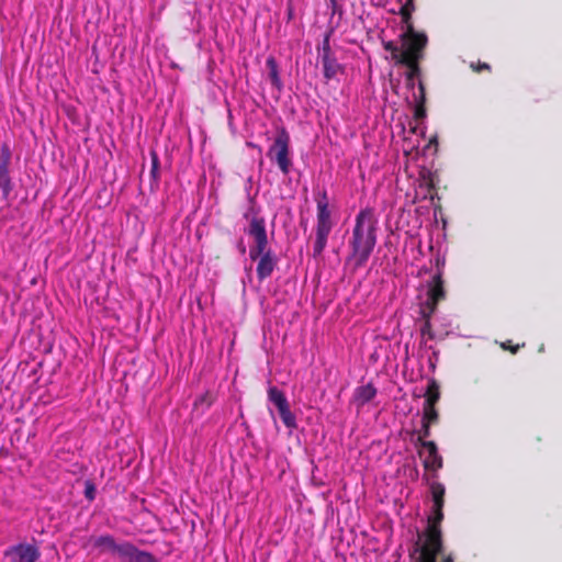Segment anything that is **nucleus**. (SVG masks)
<instances>
[{"label":"nucleus","instance_id":"nucleus-1","mask_svg":"<svg viewBox=\"0 0 562 562\" xmlns=\"http://www.w3.org/2000/svg\"><path fill=\"white\" fill-rule=\"evenodd\" d=\"M430 492L434 502L432 515L428 518V525L424 532V542H420L422 537L419 536L414 544V550L409 553V558H414L416 553H419L418 562H434L435 558L441 553L443 547L440 525L443 519L446 488L443 484L432 482L430 484Z\"/></svg>","mask_w":562,"mask_h":562},{"label":"nucleus","instance_id":"nucleus-2","mask_svg":"<svg viewBox=\"0 0 562 562\" xmlns=\"http://www.w3.org/2000/svg\"><path fill=\"white\" fill-rule=\"evenodd\" d=\"M378 221L371 209L361 210L355 218L351 237L348 240L350 252L347 261L355 269L362 268L372 255L378 241Z\"/></svg>","mask_w":562,"mask_h":562},{"label":"nucleus","instance_id":"nucleus-3","mask_svg":"<svg viewBox=\"0 0 562 562\" xmlns=\"http://www.w3.org/2000/svg\"><path fill=\"white\" fill-rule=\"evenodd\" d=\"M246 220L250 218L249 227L246 233L254 238L255 244L249 248V258L258 260L256 273L259 281L269 278L277 267L278 259L269 248L266 221L259 216V211L255 207L254 200H250V207L244 214Z\"/></svg>","mask_w":562,"mask_h":562},{"label":"nucleus","instance_id":"nucleus-4","mask_svg":"<svg viewBox=\"0 0 562 562\" xmlns=\"http://www.w3.org/2000/svg\"><path fill=\"white\" fill-rule=\"evenodd\" d=\"M316 201V226L313 241V257H321L326 248L328 236L334 227L329 201L326 190L318 191L315 195Z\"/></svg>","mask_w":562,"mask_h":562},{"label":"nucleus","instance_id":"nucleus-5","mask_svg":"<svg viewBox=\"0 0 562 562\" xmlns=\"http://www.w3.org/2000/svg\"><path fill=\"white\" fill-rule=\"evenodd\" d=\"M291 138L288 131L282 127L278 131L273 143L267 151V157L277 164L280 171L286 176L292 168V159L290 157Z\"/></svg>","mask_w":562,"mask_h":562},{"label":"nucleus","instance_id":"nucleus-6","mask_svg":"<svg viewBox=\"0 0 562 562\" xmlns=\"http://www.w3.org/2000/svg\"><path fill=\"white\" fill-rule=\"evenodd\" d=\"M402 42L403 49L402 55H398V61L406 59L422 60L424 58V50L428 43L426 34L418 33L413 25H408V30L402 35Z\"/></svg>","mask_w":562,"mask_h":562},{"label":"nucleus","instance_id":"nucleus-7","mask_svg":"<svg viewBox=\"0 0 562 562\" xmlns=\"http://www.w3.org/2000/svg\"><path fill=\"white\" fill-rule=\"evenodd\" d=\"M93 548L99 550L100 554H111L113 558L122 561L124 552L130 541L116 540L112 535L105 533L91 538Z\"/></svg>","mask_w":562,"mask_h":562},{"label":"nucleus","instance_id":"nucleus-8","mask_svg":"<svg viewBox=\"0 0 562 562\" xmlns=\"http://www.w3.org/2000/svg\"><path fill=\"white\" fill-rule=\"evenodd\" d=\"M4 557L11 562H36L41 558V551L35 544L19 543L9 547L4 551Z\"/></svg>","mask_w":562,"mask_h":562},{"label":"nucleus","instance_id":"nucleus-9","mask_svg":"<svg viewBox=\"0 0 562 562\" xmlns=\"http://www.w3.org/2000/svg\"><path fill=\"white\" fill-rule=\"evenodd\" d=\"M418 454L423 458L425 470L437 472L443 465L442 457L438 452L435 441L423 442V447L418 450Z\"/></svg>","mask_w":562,"mask_h":562},{"label":"nucleus","instance_id":"nucleus-10","mask_svg":"<svg viewBox=\"0 0 562 562\" xmlns=\"http://www.w3.org/2000/svg\"><path fill=\"white\" fill-rule=\"evenodd\" d=\"M427 299L441 302L446 299V290L443 284L442 271L438 269L437 273L427 283Z\"/></svg>","mask_w":562,"mask_h":562},{"label":"nucleus","instance_id":"nucleus-11","mask_svg":"<svg viewBox=\"0 0 562 562\" xmlns=\"http://www.w3.org/2000/svg\"><path fill=\"white\" fill-rule=\"evenodd\" d=\"M376 393L378 391L372 383L357 386L353 391L351 403L355 404L358 409H361L375 397Z\"/></svg>","mask_w":562,"mask_h":562},{"label":"nucleus","instance_id":"nucleus-12","mask_svg":"<svg viewBox=\"0 0 562 562\" xmlns=\"http://www.w3.org/2000/svg\"><path fill=\"white\" fill-rule=\"evenodd\" d=\"M122 561L125 562H159L150 552L139 550L134 543L128 542Z\"/></svg>","mask_w":562,"mask_h":562},{"label":"nucleus","instance_id":"nucleus-13","mask_svg":"<svg viewBox=\"0 0 562 562\" xmlns=\"http://www.w3.org/2000/svg\"><path fill=\"white\" fill-rule=\"evenodd\" d=\"M321 61L323 65L324 77L327 80L335 78L339 72H342V66L337 61L333 55H321Z\"/></svg>","mask_w":562,"mask_h":562},{"label":"nucleus","instance_id":"nucleus-14","mask_svg":"<svg viewBox=\"0 0 562 562\" xmlns=\"http://www.w3.org/2000/svg\"><path fill=\"white\" fill-rule=\"evenodd\" d=\"M425 402L423 406H437L440 400V385L435 379H430L424 394Z\"/></svg>","mask_w":562,"mask_h":562},{"label":"nucleus","instance_id":"nucleus-15","mask_svg":"<svg viewBox=\"0 0 562 562\" xmlns=\"http://www.w3.org/2000/svg\"><path fill=\"white\" fill-rule=\"evenodd\" d=\"M419 63H420V60H409V59L398 61V65H403V66L407 67L406 80H407V85L411 87L414 86V79L418 78L422 74Z\"/></svg>","mask_w":562,"mask_h":562},{"label":"nucleus","instance_id":"nucleus-16","mask_svg":"<svg viewBox=\"0 0 562 562\" xmlns=\"http://www.w3.org/2000/svg\"><path fill=\"white\" fill-rule=\"evenodd\" d=\"M268 400L273 403L277 409H281L284 406L289 405L288 398L283 391L279 390L277 386H270L268 389Z\"/></svg>","mask_w":562,"mask_h":562},{"label":"nucleus","instance_id":"nucleus-17","mask_svg":"<svg viewBox=\"0 0 562 562\" xmlns=\"http://www.w3.org/2000/svg\"><path fill=\"white\" fill-rule=\"evenodd\" d=\"M266 66L269 70L268 76H269V79H270L272 86L276 87L278 90H281L282 81L279 76V68H278V64H277V60L274 59V57L270 56L266 61Z\"/></svg>","mask_w":562,"mask_h":562},{"label":"nucleus","instance_id":"nucleus-18","mask_svg":"<svg viewBox=\"0 0 562 562\" xmlns=\"http://www.w3.org/2000/svg\"><path fill=\"white\" fill-rule=\"evenodd\" d=\"M279 415L284 424V426L289 429H295L297 428V422L295 415L290 409V404L284 406L283 408L279 409Z\"/></svg>","mask_w":562,"mask_h":562},{"label":"nucleus","instance_id":"nucleus-19","mask_svg":"<svg viewBox=\"0 0 562 562\" xmlns=\"http://www.w3.org/2000/svg\"><path fill=\"white\" fill-rule=\"evenodd\" d=\"M11 150L8 145H2L0 150V176L10 175L9 166L11 162Z\"/></svg>","mask_w":562,"mask_h":562},{"label":"nucleus","instance_id":"nucleus-20","mask_svg":"<svg viewBox=\"0 0 562 562\" xmlns=\"http://www.w3.org/2000/svg\"><path fill=\"white\" fill-rule=\"evenodd\" d=\"M423 422L436 425L439 422V413L436 406H423Z\"/></svg>","mask_w":562,"mask_h":562},{"label":"nucleus","instance_id":"nucleus-21","mask_svg":"<svg viewBox=\"0 0 562 562\" xmlns=\"http://www.w3.org/2000/svg\"><path fill=\"white\" fill-rule=\"evenodd\" d=\"M214 401H215L214 394L207 391V392L203 393L202 395H200L199 397H196V400L194 401V407L195 408L201 407L202 411H205L211 407V405L214 403Z\"/></svg>","mask_w":562,"mask_h":562},{"label":"nucleus","instance_id":"nucleus-22","mask_svg":"<svg viewBox=\"0 0 562 562\" xmlns=\"http://www.w3.org/2000/svg\"><path fill=\"white\" fill-rule=\"evenodd\" d=\"M439 302L432 301L429 299H426V301L420 305V315L422 318H428L431 319L432 315L437 311Z\"/></svg>","mask_w":562,"mask_h":562},{"label":"nucleus","instance_id":"nucleus-23","mask_svg":"<svg viewBox=\"0 0 562 562\" xmlns=\"http://www.w3.org/2000/svg\"><path fill=\"white\" fill-rule=\"evenodd\" d=\"M12 189H13V186L11 182L10 175L0 176V192H1L2 200H4V201L9 200Z\"/></svg>","mask_w":562,"mask_h":562},{"label":"nucleus","instance_id":"nucleus-24","mask_svg":"<svg viewBox=\"0 0 562 562\" xmlns=\"http://www.w3.org/2000/svg\"><path fill=\"white\" fill-rule=\"evenodd\" d=\"M413 11H414L413 0H406L405 4L400 10L402 20L406 24V30H408V25H413L411 22Z\"/></svg>","mask_w":562,"mask_h":562},{"label":"nucleus","instance_id":"nucleus-25","mask_svg":"<svg viewBox=\"0 0 562 562\" xmlns=\"http://www.w3.org/2000/svg\"><path fill=\"white\" fill-rule=\"evenodd\" d=\"M432 425L422 420V428L418 430L417 445L423 447V442H429L426 440L430 436V427Z\"/></svg>","mask_w":562,"mask_h":562},{"label":"nucleus","instance_id":"nucleus-26","mask_svg":"<svg viewBox=\"0 0 562 562\" xmlns=\"http://www.w3.org/2000/svg\"><path fill=\"white\" fill-rule=\"evenodd\" d=\"M422 182H420V187H425L427 189V192L430 194L432 191H435V183H434V179L430 175V172H422Z\"/></svg>","mask_w":562,"mask_h":562},{"label":"nucleus","instance_id":"nucleus-27","mask_svg":"<svg viewBox=\"0 0 562 562\" xmlns=\"http://www.w3.org/2000/svg\"><path fill=\"white\" fill-rule=\"evenodd\" d=\"M383 47L385 50L390 52L392 55V59L398 64V55H402V50L391 41L384 42Z\"/></svg>","mask_w":562,"mask_h":562},{"label":"nucleus","instance_id":"nucleus-28","mask_svg":"<svg viewBox=\"0 0 562 562\" xmlns=\"http://www.w3.org/2000/svg\"><path fill=\"white\" fill-rule=\"evenodd\" d=\"M521 347H525V344H524V342H522L521 345H519V344L514 345L512 340H506V341L501 342V348H502L503 350H508V351H510L513 355L517 353V351H518Z\"/></svg>","mask_w":562,"mask_h":562},{"label":"nucleus","instance_id":"nucleus-29","mask_svg":"<svg viewBox=\"0 0 562 562\" xmlns=\"http://www.w3.org/2000/svg\"><path fill=\"white\" fill-rule=\"evenodd\" d=\"M150 157H151V169H150V173L154 178H158V172H159V158H158V155L156 151H151L150 153Z\"/></svg>","mask_w":562,"mask_h":562},{"label":"nucleus","instance_id":"nucleus-30","mask_svg":"<svg viewBox=\"0 0 562 562\" xmlns=\"http://www.w3.org/2000/svg\"><path fill=\"white\" fill-rule=\"evenodd\" d=\"M470 68L474 71V72H481L483 70L485 71H491V66L490 64L487 63H482V61H472L470 64Z\"/></svg>","mask_w":562,"mask_h":562},{"label":"nucleus","instance_id":"nucleus-31","mask_svg":"<svg viewBox=\"0 0 562 562\" xmlns=\"http://www.w3.org/2000/svg\"><path fill=\"white\" fill-rule=\"evenodd\" d=\"M328 8L330 9V14L334 15H342V7L338 3V0H328Z\"/></svg>","mask_w":562,"mask_h":562},{"label":"nucleus","instance_id":"nucleus-32","mask_svg":"<svg viewBox=\"0 0 562 562\" xmlns=\"http://www.w3.org/2000/svg\"><path fill=\"white\" fill-rule=\"evenodd\" d=\"M423 321H424V324L420 328L422 335H424V336L427 335L429 338H432L434 335H432L431 319L423 318Z\"/></svg>","mask_w":562,"mask_h":562},{"label":"nucleus","instance_id":"nucleus-33","mask_svg":"<svg viewBox=\"0 0 562 562\" xmlns=\"http://www.w3.org/2000/svg\"><path fill=\"white\" fill-rule=\"evenodd\" d=\"M85 496L89 501H93L95 497V487H94L93 483H91L90 481L86 482Z\"/></svg>","mask_w":562,"mask_h":562},{"label":"nucleus","instance_id":"nucleus-34","mask_svg":"<svg viewBox=\"0 0 562 562\" xmlns=\"http://www.w3.org/2000/svg\"><path fill=\"white\" fill-rule=\"evenodd\" d=\"M426 116V109L425 103L416 102L415 111H414V117L416 120H422Z\"/></svg>","mask_w":562,"mask_h":562},{"label":"nucleus","instance_id":"nucleus-35","mask_svg":"<svg viewBox=\"0 0 562 562\" xmlns=\"http://www.w3.org/2000/svg\"><path fill=\"white\" fill-rule=\"evenodd\" d=\"M416 102H419V103L426 102V89H425V85L422 80L418 81V95L416 97Z\"/></svg>","mask_w":562,"mask_h":562},{"label":"nucleus","instance_id":"nucleus-36","mask_svg":"<svg viewBox=\"0 0 562 562\" xmlns=\"http://www.w3.org/2000/svg\"><path fill=\"white\" fill-rule=\"evenodd\" d=\"M329 34H327L324 40H323V44H322V53L319 54L321 55H333V52H331V48H330V43H329Z\"/></svg>","mask_w":562,"mask_h":562},{"label":"nucleus","instance_id":"nucleus-37","mask_svg":"<svg viewBox=\"0 0 562 562\" xmlns=\"http://www.w3.org/2000/svg\"><path fill=\"white\" fill-rule=\"evenodd\" d=\"M441 562H454V558L451 553L443 555Z\"/></svg>","mask_w":562,"mask_h":562},{"label":"nucleus","instance_id":"nucleus-38","mask_svg":"<svg viewBox=\"0 0 562 562\" xmlns=\"http://www.w3.org/2000/svg\"><path fill=\"white\" fill-rule=\"evenodd\" d=\"M437 558H438V557H436V558H435V561H434V562H437ZM411 560H412V562H418V561H419V553H416V554L414 555V558H411Z\"/></svg>","mask_w":562,"mask_h":562},{"label":"nucleus","instance_id":"nucleus-39","mask_svg":"<svg viewBox=\"0 0 562 562\" xmlns=\"http://www.w3.org/2000/svg\"><path fill=\"white\" fill-rule=\"evenodd\" d=\"M239 249H240V251H241L243 254H245L246 248H245V246H244V244H243V243H240V245H239Z\"/></svg>","mask_w":562,"mask_h":562}]
</instances>
